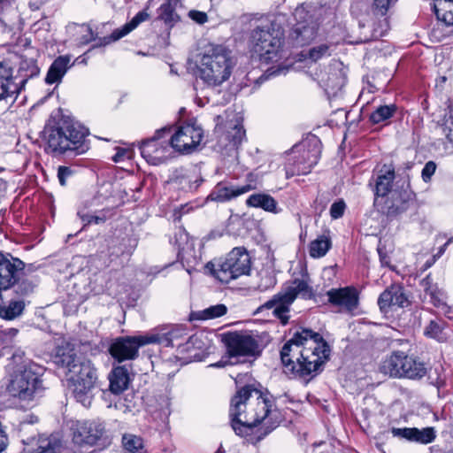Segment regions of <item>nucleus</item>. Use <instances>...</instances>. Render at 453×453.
Masks as SVG:
<instances>
[{"instance_id": "61", "label": "nucleus", "mask_w": 453, "mask_h": 453, "mask_svg": "<svg viewBox=\"0 0 453 453\" xmlns=\"http://www.w3.org/2000/svg\"><path fill=\"white\" fill-rule=\"evenodd\" d=\"M378 252L380 255V259L381 264L383 265H388L389 262H390L388 256L386 253H383L380 249L378 250Z\"/></svg>"}, {"instance_id": "7", "label": "nucleus", "mask_w": 453, "mask_h": 453, "mask_svg": "<svg viewBox=\"0 0 453 453\" xmlns=\"http://www.w3.org/2000/svg\"><path fill=\"white\" fill-rule=\"evenodd\" d=\"M321 155V142L317 136L296 144L288 153L285 165L286 177L305 175L311 173L317 165Z\"/></svg>"}, {"instance_id": "32", "label": "nucleus", "mask_w": 453, "mask_h": 453, "mask_svg": "<svg viewBox=\"0 0 453 453\" xmlns=\"http://www.w3.org/2000/svg\"><path fill=\"white\" fill-rule=\"evenodd\" d=\"M249 207L261 208L265 211L274 214L280 213L281 209L278 207L277 201L270 195L257 193L250 195L246 200Z\"/></svg>"}, {"instance_id": "12", "label": "nucleus", "mask_w": 453, "mask_h": 453, "mask_svg": "<svg viewBox=\"0 0 453 453\" xmlns=\"http://www.w3.org/2000/svg\"><path fill=\"white\" fill-rule=\"evenodd\" d=\"M22 266L23 261L20 259L0 252V317L4 319L17 318L25 308V303L21 300H12L7 305L2 306V292L12 288L17 270Z\"/></svg>"}, {"instance_id": "5", "label": "nucleus", "mask_w": 453, "mask_h": 453, "mask_svg": "<svg viewBox=\"0 0 453 453\" xmlns=\"http://www.w3.org/2000/svg\"><path fill=\"white\" fill-rule=\"evenodd\" d=\"M235 65L232 52L223 45H210L198 65V77L208 87H218L227 81Z\"/></svg>"}, {"instance_id": "38", "label": "nucleus", "mask_w": 453, "mask_h": 453, "mask_svg": "<svg viewBox=\"0 0 453 453\" xmlns=\"http://www.w3.org/2000/svg\"><path fill=\"white\" fill-rule=\"evenodd\" d=\"M332 246L331 239L326 235H319L310 243L309 253L313 258L324 257Z\"/></svg>"}, {"instance_id": "23", "label": "nucleus", "mask_w": 453, "mask_h": 453, "mask_svg": "<svg viewBox=\"0 0 453 453\" xmlns=\"http://www.w3.org/2000/svg\"><path fill=\"white\" fill-rule=\"evenodd\" d=\"M415 199V193L411 189L409 183L400 188L394 189L387 196L384 203V212L388 217H395L406 211Z\"/></svg>"}, {"instance_id": "59", "label": "nucleus", "mask_w": 453, "mask_h": 453, "mask_svg": "<svg viewBox=\"0 0 453 453\" xmlns=\"http://www.w3.org/2000/svg\"><path fill=\"white\" fill-rule=\"evenodd\" d=\"M420 286L422 287L425 292H428L430 288H432L434 285L433 284V280L430 275H427L420 281Z\"/></svg>"}, {"instance_id": "52", "label": "nucleus", "mask_w": 453, "mask_h": 453, "mask_svg": "<svg viewBox=\"0 0 453 453\" xmlns=\"http://www.w3.org/2000/svg\"><path fill=\"white\" fill-rule=\"evenodd\" d=\"M346 204L343 200L334 202L330 207V216L334 219H340L343 216Z\"/></svg>"}, {"instance_id": "63", "label": "nucleus", "mask_w": 453, "mask_h": 453, "mask_svg": "<svg viewBox=\"0 0 453 453\" xmlns=\"http://www.w3.org/2000/svg\"><path fill=\"white\" fill-rule=\"evenodd\" d=\"M38 421V418L35 415H29L28 418L24 420L23 423L35 424Z\"/></svg>"}, {"instance_id": "49", "label": "nucleus", "mask_w": 453, "mask_h": 453, "mask_svg": "<svg viewBox=\"0 0 453 453\" xmlns=\"http://www.w3.org/2000/svg\"><path fill=\"white\" fill-rule=\"evenodd\" d=\"M75 173V170L71 166L60 165L58 169V179L61 186H65Z\"/></svg>"}, {"instance_id": "53", "label": "nucleus", "mask_w": 453, "mask_h": 453, "mask_svg": "<svg viewBox=\"0 0 453 453\" xmlns=\"http://www.w3.org/2000/svg\"><path fill=\"white\" fill-rule=\"evenodd\" d=\"M414 428L415 427H404V428H396L393 427L391 429V434L395 437H400L404 438L408 441H413V434H414Z\"/></svg>"}, {"instance_id": "44", "label": "nucleus", "mask_w": 453, "mask_h": 453, "mask_svg": "<svg viewBox=\"0 0 453 453\" xmlns=\"http://www.w3.org/2000/svg\"><path fill=\"white\" fill-rule=\"evenodd\" d=\"M333 44L322 43L310 49L307 58L312 62H317L324 58H328L332 55Z\"/></svg>"}, {"instance_id": "15", "label": "nucleus", "mask_w": 453, "mask_h": 453, "mask_svg": "<svg viewBox=\"0 0 453 453\" xmlns=\"http://www.w3.org/2000/svg\"><path fill=\"white\" fill-rule=\"evenodd\" d=\"M149 17L150 15L146 10L141 11L129 22L126 23L121 27L112 31L110 35L103 37H100L99 35L104 33V29L106 28V27L111 26L110 23H104L100 27H96V31L93 30L92 27L89 24H84L81 27L83 34L80 38V43L85 45L93 41L97 40V42L95 45H108L111 42L119 41L122 37L128 35L131 31L136 28L142 22L147 20Z\"/></svg>"}, {"instance_id": "13", "label": "nucleus", "mask_w": 453, "mask_h": 453, "mask_svg": "<svg viewBox=\"0 0 453 453\" xmlns=\"http://www.w3.org/2000/svg\"><path fill=\"white\" fill-rule=\"evenodd\" d=\"M253 399L249 403V411L244 414L243 424L249 426V430L253 426L262 423L263 426L259 430L264 429L262 436L259 439L271 433L279 424L275 418L277 411L273 410L272 400L264 395L263 393L252 387Z\"/></svg>"}, {"instance_id": "36", "label": "nucleus", "mask_w": 453, "mask_h": 453, "mask_svg": "<svg viewBox=\"0 0 453 453\" xmlns=\"http://www.w3.org/2000/svg\"><path fill=\"white\" fill-rule=\"evenodd\" d=\"M184 336H187L186 330L184 328H174L166 334H150V338L154 339L153 343H159L165 347H176L178 343Z\"/></svg>"}, {"instance_id": "41", "label": "nucleus", "mask_w": 453, "mask_h": 453, "mask_svg": "<svg viewBox=\"0 0 453 453\" xmlns=\"http://www.w3.org/2000/svg\"><path fill=\"white\" fill-rule=\"evenodd\" d=\"M444 326L445 323L441 320H431L425 328L424 334L427 337L434 338L439 342H444L447 339Z\"/></svg>"}, {"instance_id": "60", "label": "nucleus", "mask_w": 453, "mask_h": 453, "mask_svg": "<svg viewBox=\"0 0 453 453\" xmlns=\"http://www.w3.org/2000/svg\"><path fill=\"white\" fill-rule=\"evenodd\" d=\"M24 448L20 453H28L27 450L29 449L35 450L37 448V445L35 443L32 442V438L27 439V441H23Z\"/></svg>"}, {"instance_id": "31", "label": "nucleus", "mask_w": 453, "mask_h": 453, "mask_svg": "<svg viewBox=\"0 0 453 453\" xmlns=\"http://www.w3.org/2000/svg\"><path fill=\"white\" fill-rule=\"evenodd\" d=\"M40 73V69L36 64V61L33 58L21 59L19 62L17 74L13 75V81L20 87V91L23 89L27 81L37 76Z\"/></svg>"}, {"instance_id": "25", "label": "nucleus", "mask_w": 453, "mask_h": 453, "mask_svg": "<svg viewBox=\"0 0 453 453\" xmlns=\"http://www.w3.org/2000/svg\"><path fill=\"white\" fill-rule=\"evenodd\" d=\"M409 300L403 287L391 285L379 296L378 305L382 311H388L393 308H403L408 306Z\"/></svg>"}, {"instance_id": "28", "label": "nucleus", "mask_w": 453, "mask_h": 453, "mask_svg": "<svg viewBox=\"0 0 453 453\" xmlns=\"http://www.w3.org/2000/svg\"><path fill=\"white\" fill-rule=\"evenodd\" d=\"M395 180V168L391 165H384L378 171L376 178L374 179V194L376 196L385 197L390 195L394 190L392 189L393 181Z\"/></svg>"}, {"instance_id": "50", "label": "nucleus", "mask_w": 453, "mask_h": 453, "mask_svg": "<svg viewBox=\"0 0 453 453\" xmlns=\"http://www.w3.org/2000/svg\"><path fill=\"white\" fill-rule=\"evenodd\" d=\"M78 216L81 219L85 222V225L95 223L100 224L105 222L107 219V216L105 212H102L101 215H92L88 213H82L81 211H78Z\"/></svg>"}, {"instance_id": "16", "label": "nucleus", "mask_w": 453, "mask_h": 453, "mask_svg": "<svg viewBox=\"0 0 453 453\" xmlns=\"http://www.w3.org/2000/svg\"><path fill=\"white\" fill-rule=\"evenodd\" d=\"M222 342L229 357H250L260 354L258 341L248 331L223 334Z\"/></svg>"}, {"instance_id": "9", "label": "nucleus", "mask_w": 453, "mask_h": 453, "mask_svg": "<svg viewBox=\"0 0 453 453\" xmlns=\"http://www.w3.org/2000/svg\"><path fill=\"white\" fill-rule=\"evenodd\" d=\"M298 295L305 299L311 298L312 289L305 280L296 279L290 286L260 305L256 313L259 314L271 310L273 317L279 319L282 325H286L289 319L288 315L289 307Z\"/></svg>"}, {"instance_id": "40", "label": "nucleus", "mask_w": 453, "mask_h": 453, "mask_svg": "<svg viewBox=\"0 0 453 453\" xmlns=\"http://www.w3.org/2000/svg\"><path fill=\"white\" fill-rule=\"evenodd\" d=\"M122 446L127 453H147L142 438L133 434H123Z\"/></svg>"}, {"instance_id": "45", "label": "nucleus", "mask_w": 453, "mask_h": 453, "mask_svg": "<svg viewBox=\"0 0 453 453\" xmlns=\"http://www.w3.org/2000/svg\"><path fill=\"white\" fill-rule=\"evenodd\" d=\"M227 311V308L225 304H216L211 305L201 311H199L197 315L198 319H212L216 318H219L225 315Z\"/></svg>"}, {"instance_id": "58", "label": "nucleus", "mask_w": 453, "mask_h": 453, "mask_svg": "<svg viewBox=\"0 0 453 453\" xmlns=\"http://www.w3.org/2000/svg\"><path fill=\"white\" fill-rule=\"evenodd\" d=\"M9 443V439L5 430H0V453L5 450Z\"/></svg>"}, {"instance_id": "43", "label": "nucleus", "mask_w": 453, "mask_h": 453, "mask_svg": "<svg viewBox=\"0 0 453 453\" xmlns=\"http://www.w3.org/2000/svg\"><path fill=\"white\" fill-rule=\"evenodd\" d=\"M396 106L395 104L380 105L370 115V120L373 124L381 123L391 117L396 111Z\"/></svg>"}, {"instance_id": "35", "label": "nucleus", "mask_w": 453, "mask_h": 453, "mask_svg": "<svg viewBox=\"0 0 453 453\" xmlns=\"http://www.w3.org/2000/svg\"><path fill=\"white\" fill-rule=\"evenodd\" d=\"M437 125L441 128V132L445 136L447 142L453 149V103L447 101V107L441 119L437 121Z\"/></svg>"}, {"instance_id": "20", "label": "nucleus", "mask_w": 453, "mask_h": 453, "mask_svg": "<svg viewBox=\"0 0 453 453\" xmlns=\"http://www.w3.org/2000/svg\"><path fill=\"white\" fill-rule=\"evenodd\" d=\"M170 144L173 149L180 153H191L202 142L203 137L200 127L187 124L176 129L173 134L170 135Z\"/></svg>"}, {"instance_id": "1", "label": "nucleus", "mask_w": 453, "mask_h": 453, "mask_svg": "<svg viewBox=\"0 0 453 453\" xmlns=\"http://www.w3.org/2000/svg\"><path fill=\"white\" fill-rule=\"evenodd\" d=\"M330 347L323 337L310 329L294 333L280 350V359L286 373L308 382L328 360Z\"/></svg>"}, {"instance_id": "34", "label": "nucleus", "mask_w": 453, "mask_h": 453, "mask_svg": "<svg viewBox=\"0 0 453 453\" xmlns=\"http://www.w3.org/2000/svg\"><path fill=\"white\" fill-rule=\"evenodd\" d=\"M177 3L178 0H163L157 11V19L163 21L169 27H173L179 19L175 12Z\"/></svg>"}, {"instance_id": "2", "label": "nucleus", "mask_w": 453, "mask_h": 453, "mask_svg": "<svg viewBox=\"0 0 453 453\" xmlns=\"http://www.w3.org/2000/svg\"><path fill=\"white\" fill-rule=\"evenodd\" d=\"M53 358L56 365L65 369L68 387L75 399L84 406L89 404L91 391L97 380L92 362L81 355L78 356L69 346L58 347Z\"/></svg>"}, {"instance_id": "64", "label": "nucleus", "mask_w": 453, "mask_h": 453, "mask_svg": "<svg viewBox=\"0 0 453 453\" xmlns=\"http://www.w3.org/2000/svg\"><path fill=\"white\" fill-rule=\"evenodd\" d=\"M447 246H448V243H444L438 250V252L436 254H434V256H436V258H439L446 250L447 249Z\"/></svg>"}, {"instance_id": "3", "label": "nucleus", "mask_w": 453, "mask_h": 453, "mask_svg": "<svg viewBox=\"0 0 453 453\" xmlns=\"http://www.w3.org/2000/svg\"><path fill=\"white\" fill-rule=\"evenodd\" d=\"M39 369L34 362L26 357L23 350L16 349L9 364L6 385L9 395L26 405L32 403L42 391Z\"/></svg>"}, {"instance_id": "24", "label": "nucleus", "mask_w": 453, "mask_h": 453, "mask_svg": "<svg viewBox=\"0 0 453 453\" xmlns=\"http://www.w3.org/2000/svg\"><path fill=\"white\" fill-rule=\"evenodd\" d=\"M248 180L249 183L242 186L219 182L214 187L208 198L218 203H225L256 189L257 182L253 180L252 174L248 175Z\"/></svg>"}, {"instance_id": "22", "label": "nucleus", "mask_w": 453, "mask_h": 453, "mask_svg": "<svg viewBox=\"0 0 453 453\" xmlns=\"http://www.w3.org/2000/svg\"><path fill=\"white\" fill-rule=\"evenodd\" d=\"M328 303L339 311L353 314L359 304V293L355 287L332 288L326 292Z\"/></svg>"}, {"instance_id": "14", "label": "nucleus", "mask_w": 453, "mask_h": 453, "mask_svg": "<svg viewBox=\"0 0 453 453\" xmlns=\"http://www.w3.org/2000/svg\"><path fill=\"white\" fill-rule=\"evenodd\" d=\"M380 372L392 378L420 380L427 373L426 364L403 351H394L380 365Z\"/></svg>"}, {"instance_id": "8", "label": "nucleus", "mask_w": 453, "mask_h": 453, "mask_svg": "<svg viewBox=\"0 0 453 453\" xmlns=\"http://www.w3.org/2000/svg\"><path fill=\"white\" fill-rule=\"evenodd\" d=\"M298 295L305 299L311 298L312 289L305 280L296 279L290 286L260 305L256 313L259 314L271 310L273 317L279 319L282 325H286L289 319L288 315L289 307Z\"/></svg>"}, {"instance_id": "10", "label": "nucleus", "mask_w": 453, "mask_h": 453, "mask_svg": "<svg viewBox=\"0 0 453 453\" xmlns=\"http://www.w3.org/2000/svg\"><path fill=\"white\" fill-rule=\"evenodd\" d=\"M326 12L324 7L301 5L296 8L294 17L296 23L289 34L294 46H304L311 42L318 35L319 20Z\"/></svg>"}, {"instance_id": "39", "label": "nucleus", "mask_w": 453, "mask_h": 453, "mask_svg": "<svg viewBox=\"0 0 453 453\" xmlns=\"http://www.w3.org/2000/svg\"><path fill=\"white\" fill-rule=\"evenodd\" d=\"M200 336L194 334L187 337L185 342L177 344V352L180 355L189 354L188 358L196 359L198 357L197 353L192 354L194 350L200 349L202 347Z\"/></svg>"}, {"instance_id": "11", "label": "nucleus", "mask_w": 453, "mask_h": 453, "mask_svg": "<svg viewBox=\"0 0 453 453\" xmlns=\"http://www.w3.org/2000/svg\"><path fill=\"white\" fill-rule=\"evenodd\" d=\"M206 269L222 283H228L250 271V257L242 247L234 248L224 259L209 262Z\"/></svg>"}, {"instance_id": "46", "label": "nucleus", "mask_w": 453, "mask_h": 453, "mask_svg": "<svg viewBox=\"0 0 453 453\" xmlns=\"http://www.w3.org/2000/svg\"><path fill=\"white\" fill-rule=\"evenodd\" d=\"M435 439V431L433 427L423 429L414 428L413 441L423 444L432 442Z\"/></svg>"}, {"instance_id": "4", "label": "nucleus", "mask_w": 453, "mask_h": 453, "mask_svg": "<svg viewBox=\"0 0 453 453\" xmlns=\"http://www.w3.org/2000/svg\"><path fill=\"white\" fill-rule=\"evenodd\" d=\"M88 134V130L85 127L64 118L50 121L43 130L48 151L58 154L67 150L75 151L77 154L86 152L89 149Z\"/></svg>"}, {"instance_id": "6", "label": "nucleus", "mask_w": 453, "mask_h": 453, "mask_svg": "<svg viewBox=\"0 0 453 453\" xmlns=\"http://www.w3.org/2000/svg\"><path fill=\"white\" fill-rule=\"evenodd\" d=\"M252 49L259 57L261 62L277 63L287 58V52L283 49L284 30L277 23L257 27L252 32Z\"/></svg>"}, {"instance_id": "19", "label": "nucleus", "mask_w": 453, "mask_h": 453, "mask_svg": "<svg viewBox=\"0 0 453 453\" xmlns=\"http://www.w3.org/2000/svg\"><path fill=\"white\" fill-rule=\"evenodd\" d=\"M150 335L118 337L109 348L111 357L119 362L134 360L138 356L139 348L153 343Z\"/></svg>"}, {"instance_id": "62", "label": "nucleus", "mask_w": 453, "mask_h": 453, "mask_svg": "<svg viewBox=\"0 0 453 453\" xmlns=\"http://www.w3.org/2000/svg\"><path fill=\"white\" fill-rule=\"evenodd\" d=\"M436 259H437L436 256H433L432 257L427 259L422 267V271L424 272V271L427 270L429 267H431L435 263Z\"/></svg>"}, {"instance_id": "57", "label": "nucleus", "mask_w": 453, "mask_h": 453, "mask_svg": "<svg viewBox=\"0 0 453 453\" xmlns=\"http://www.w3.org/2000/svg\"><path fill=\"white\" fill-rule=\"evenodd\" d=\"M188 16L191 19L196 21L197 24H204L207 21V14L203 12L190 11Z\"/></svg>"}, {"instance_id": "51", "label": "nucleus", "mask_w": 453, "mask_h": 453, "mask_svg": "<svg viewBox=\"0 0 453 453\" xmlns=\"http://www.w3.org/2000/svg\"><path fill=\"white\" fill-rule=\"evenodd\" d=\"M188 233L184 229L180 228L174 237V244L178 247L179 255L185 250V245L188 244Z\"/></svg>"}, {"instance_id": "26", "label": "nucleus", "mask_w": 453, "mask_h": 453, "mask_svg": "<svg viewBox=\"0 0 453 453\" xmlns=\"http://www.w3.org/2000/svg\"><path fill=\"white\" fill-rule=\"evenodd\" d=\"M31 267L32 265L26 269L25 263L23 262L22 268L17 270L12 287L14 288L15 294L19 296L25 297L30 296L35 291L39 284L37 276L27 274V272L30 271Z\"/></svg>"}, {"instance_id": "21", "label": "nucleus", "mask_w": 453, "mask_h": 453, "mask_svg": "<svg viewBox=\"0 0 453 453\" xmlns=\"http://www.w3.org/2000/svg\"><path fill=\"white\" fill-rule=\"evenodd\" d=\"M105 425L100 420L78 422L73 432V441L77 445H96L104 438Z\"/></svg>"}, {"instance_id": "27", "label": "nucleus", "mask_w": 453, "mask_h": 453, "mask_svg": "<svg viewBox=\"0 0 453 453\" xmlns=\"http://www.w3.org/2000/svg\"><path fill=\"white\" fill-rule=\"evenodd\" d=\"M20 87L13 81L12 68L0 62V101L17 96Z\"/></svg>"}, {"instance_id": "54", "label": "nucleus", "mask_w": 453, "mask_h": 453, "mask_svg": "<svg viewBox=\"0 0 453 453\" xmlns=\"http://www.w3.org/2000/svg\"><path fill=\"white\" fill-rule=\"evenodd\" d=\"M436 170V164L434 161H428L422 169L421 176L425 182L431 180L432 176Z\"/></svg>"}, {"instance_id": "18", "label": "nucleus", "mask_w": 453, "mask_h": 453, "mask_svg": "<svg viewBox=\"0 0 453 453\" xmlns=\"http://www.w3.org/2000/svg\"><path fill=\"white\" fill-rule=\"evenodd\" d=\"M253 399L252 386H245L236 392L230 404L229 416L231 426L238 435H244L249 431V426L243 424L244 414L249 411V403Z\"/></svg>"}, {"instance_id": "37", "label": "nucleus", "mask_w": 453, "mask_h": 453, "mask_svg": "<svg viewBox=\"0 0 453 453\" xmlns=\"http://www.w3.org/2000/svg\"><path fill=\"white\" fill-rule=\"evenodd\" d=\"M245 138V130L240 123H229L226 127V133L222 135L221 139L228 142L225 143L226 147L231 146L232 148H237Z\"/></svg>"}, {"instance_id": "17", "label": "nucleus", "mask_w": 453, "mask_h": 453, "mask_svg": "<svg viewBox=\"0 0 453 453\" xmlns=\"http://www.w3.org/2000/svg\"><path fill=\"white\" fill-rule=\"evenodd\" d=\"M171 134L170 127H163L157 130L154 136L142 142L139 149L142 157L151 165L164 163L169 155L171 144L168 137Z\"/></svg>"}, {"instance_id": "48", "label": "nucleus", "mask_w": 453, "mask_h": 453, "mask_svg": "<svg viewBox=\"0 0 453 453\" xmlns=\"http://www.w3.org/2000/svg\"><path fill=\"white\" fill-rule=\"evenodd\" d=\"M426 296H428L430 298V302L435 306V307H441L445 305V303L443 301V293L437 288L436 285H434L432 288L428 290V292H425Z\"/></svg>"}, {"instance_id": "42", "label": "nucleus", "mask_w": 453, "mask_h": 453, "mask_svg": "<svg viewBox=\"0 0 453 453\" xmlns=\"http://www.w3.org/2000/svg\"><path fill=\"white\" fill-rule=\"evenodd\" d=\"M437 19L446 25H453V10L451 2L445 0L443 3L436 4L434 6Z\"/></svg>"}, {"instance_id": "30", "label": "nucleus", "mask_w": 453, "mask_h": 453, "mask_svg": "<svg viewBox=\"0 0 453 453\" xmlns=\"http://www.w3.org/2000/svg\"><path fill=\"white\" fill-rule=\"evenodd\" d=\"M110 390L115 395H119L127 389L130 376L126 366H117L109 374Z\"/></svg>"}, {"instance_id": "47", "label": "nucleus", "mask_w": 453, "mask_h": 453, "mask_svg": "<svg viewBox=\"0 0 453 453\" xmlns=\"http://www.w3.org/2000/svg\"><path fill=\"white\" fill-rule=\"evenodd\" d=\"M394 0H373L372 12L375 16H385Z\"/></svg>"}, {"instance_id": "29", "label": "nucleus", "mask_w": 453, "mask_h": 453, "mask_svg": "<svg viewBox=\"0 0 453 453\" xmlns=\"http://www.w3.org/2000/svg\"><path fill=\"white\" fill-rule=\"evenodd\" d=\"M70 61L71 58L67 55L58 57L48 70L45 82L47 84L60 82L67 70L72 66Z\"/></svg>"}, {"instance_id": "55", "label": "nucleus", "mask_w": 453, "mask_h": 453, "mask_svg": "<svg viewBox=\"0 0 453 453\" xmlns=\"http://www.w3.org/2000/svg\"><path fill=\"white\" fill-rule=\"evenodd\" d=\"M116 150L115 155L111 157L112 161L115 163L122 162L125 159L131 158L132 157V150L130 149L117 147Z\"/></svg>"}, {"instance_id": "56", "label": "nucleus", "mask_w": 453, "mask_h": 453, "mask_svg": "<svg viewBox=\"0 0 453 453\" xmlns=\"http://www.w3.org/2000/svg\"><path fill=\"white\" fill-rule=\"evenodd\" d=\"M312 453H335V450L332 442H319L313 446Z\"/></svg>"}, {"instance_id": "33", "label": "nucleus", "mask_w": 453, "mask_h": 453, "mask_svg": "<svg viewBox=\"0 0 453 453\" xmlns=\"http://www.w3.org/2000/svg\"><path fill=\"white\" fill-rule=\"evenodd\" d=\"M32 442L37 445L36 449L27 451L28 453H61V442L53 435H39L32 437Z\"/></svg>"}]
</instances>
